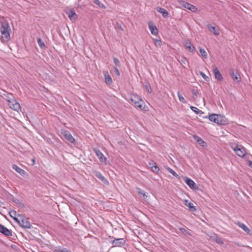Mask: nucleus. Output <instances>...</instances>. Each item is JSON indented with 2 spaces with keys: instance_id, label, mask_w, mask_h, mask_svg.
<instances>
[{
  "instance_id": "nucleus-1",
  "label": "nucleus",
  "mask_w": 252,
  "mask_h": 252,
  "mask_svg": "<svg viewBox=\"0 0 252 252\" xmlns=\"http://www.w3.org/2000/svg\"><path fill=\"white\" fill-rule=\"evenodd\" d=\"M0 32L2 38H5L7 40L9 39L10 32L11 29L7 22H3L1 25Z\"/></svg>"
},
{
  "instance_id": "nucleus-2",
  "label": "nucleus",
  "mask_w": 252,
  "mask_h": 252,
  "mask_svg": "<svg viewBox=\"0 0 252 252\" xmlns=\"http://www.w3.org/2000/svg\"><path fill=\"white\" fill-rule=\"evenodd\" d=\"M231 147L235 152L236 154L240 157H243L246 154V151L245 148L241 145L232 144L231 145Z\"/></svg>"
},
{
  "instance_id": "nucleus-3",
  "label": "nucleus",
  "mask_w": 252,
  "mask_h": 252,
  "mask_svg": "<svg viewBox=\"0 0 252 252\" xmlns=\"http://www.w3.org/2000/svg\"><path fill=\"white\" fill-rule=\"evenodd\" d=\"M20 217L19 222H17L21 226L24 228L29 229L31 227V224L28 219L22 214H18Z\"/></svg>"
},
{
  "instance_id": "nucleus-4",
  "label": "nucleus",
  "mask_w": 252,
  "mask_h": 252,
  "mask_svg": "<svg viewBox=\"0 0 252 252\" xmlns=\"http://www.w3.org/2000/svg\"><path fill=\"white\" fill-rule=\"evenodd\" d=\"M209 119L210 121L213 122L217 124L223 125L224 122L222 120V117L220 115L213 114L209 116Z\"/></svg>"
},
{
  "instance_id": "nucleus-5",
  "label": "nucleus",
  "mask_w": 252,
  "mask_h": 252,
  "mask_svg": "<svg viewBox=\"0 0 252 252\" xmlns=\"http://www.w3.org/2000/svg\"><path fill=\"white\" fill-rule=\"evenodd\" d=\"M8 105L11 109L17 112L21 110L20 105L15 99L8 100Z\"/></svg>"
},
{
  "instance_id": "nucleus-6",
  "label": "nucleus",
  "mask_w": 252,
  "mask_h": 252,
  "mask_svg": "<svg viewBox=\"0 0 252 252\" xmlns=\"http://www.w3.org/2000/svg\"><path fill=\"white\" fill-rule=\"evenodd\" d=\"M178 2L181 6L187 8L192 12H195L197 10V8L195 6L185 1L178 0Z\"/></svg>"
},
{
  "instance_id": "nucleus-7",
  "label": "nucleus",
  "mask_w": 252,
  "mask_h": 252,
  "mask_svg": "<svg viewBox=\"0 0 252 252\" xmlns=\"http://www.w3.org/2000/svg\"><path fill=\"white\" fill-rule=\"evenodd\" d=\"M229 74L233 80L237 82L241 81V77L240 75L237 71H235L234 69L231 68L229 70Z\"/></svg>"
},
{
  "instance_id": "nucleus-8",
  "label": "nucleus",
  "mask_w": 252,
  "mask_h": 252,
  "mask_svg": "<svg viewBox=\"0 0 252 252\" xmlns=\"http://www.w3.org/2000/svg\"><path fill=\"white\" fill-rule=\"evenodd\" d=\"M0 232L6 237H9L12 236V232L7 229L4 225L0 223Z\"/></svg>"
},
{
  "instance_id": "nucleus-9",
  "label": "nucleus",
  "mask_w": 252,
  "mask_h": 252,
  "mask_svg": "<svg viewBox=\"0 0 252 252\" xmlns=\"http://www.w3.org/2000/svg\"><path fill=\"white\" fill-rule=\"evenodd\" d=\"M93 173L94 175L98 179H99L105 185H108L109 182L100 172L95 170L93 171Z\"/></svg>"
},
{
  "instance_id": "nucleus-10",
  "label": "nucleus",
  "mask_w": 252,
  "mask_h": 252,
  "mask_svg": "<svg viewBox=\"0 0 252 252\" xmlns=\"http://www.w3.org/2000/svg\"><path fill=\"white\" fill-rule=\"evenodd\" d=\"M63 136L70 142L73 143L75 141L74 138L73 137L71 133L67 130H64L62 132Z\"/></svg>"
},
{
  "instance_id": "nucleus-11",
  "label": "nucleus",
  "mask_w": 252,
  "mask_h": 252,
  "mask_svg": "<svg viewBox=\"0 0 252 252\" xmlns=\"http://www.w3.org/2000/svg\"><path fill=\"white\" fill-rule=\"evenodd\" d=\"M66 14L71 21H75L78 18V16L76 14L74 9H69L66 11Z\"/></svg>"
},
{
  "instance_id": "nucleus-12",
  "label": "nucleus",
  "mask_w": 252,
  "mask_h": 252,
  "mask_svg": "<svg viewBox=\"0 0 252 252\" xmlns=\"http://www.w3.org/2000/svg\"><path fill=\"white\" fill-rule=\"evenodd\" d=\"M184 181L191 189H198L197 185L190 178L186 177Z\"/></svg>"
},
{
  "instance_id": "nucleus-13",
  "label": "nucleus",
  "mask_w": 252,
  "mask_h": 252,
  "mask_svg": "<svg viewBox=\"0 0 252 252\" xmlns=\"http://www.w3.org/2000/svg\"><path fill=\"white\" fill-rule=\"evenodd\" d=\"M213 72L214 74L215 78L218 81H222L223 79L222 76L221 74L220 73L218 68L216 66H214L213 68Z\"/></svg>"
},
{
  "instance_id": "nucleus-14",
  "label": "nucleus",
  "mask_w": 252,
  "mask_h": 252,
  "mask_svg": "<svg viewBox=\"0 0 252 252\" xmlns=\"http://www.w3.org/2000/svg\"><path fill=\"white\" fill-rule=\"evenodd\" d=\"M126 241L123 238L115 239L112 241L113 247H121L123 246Z\"/></svg>"
},
{
  "instance_id": "nucleus-15",
  "label": "nucleus",
  "mask_w": 252,
  "mask_h": 252,
  "mask_svg": "<svg viewBox=\"0 0 252 252\" xmlns=\"http://www.w3.org/2000/svg\"><path fill=\"white\" fill-rule=\"evenodd\" d=\"M94 152L101 162H105L106 158L102 153L98 149H94Z\"/></svg>"
},
{
  "instance_id": "nucleus-16",
  "label": "nucleus",
  "mask_w": 252,
  "mask_h": 252,
  "mask_svg": "<svg viewBox=\"0 0 252 252\" xmlns=\"http://www.w3.org/2000/svg\"><path fill=\"white\" fill-rule=\"evenodd\" d=\"M235 223L240 228H241L246 233L248 234H250L251 231L244 223L238 221H236Z\"/></svg>"
},
{
  "instance_id": "nucleus-17",
  "label": "nucleus",
  "mask_w": 252,
  "mask_h": 252,
  "mask_svg": "<svg viewBox=\"0 0 252 252\" xmlns=\"http://www.w3.org/2000/svg\"><path fill=\"white\" fill-rule=\"evenodd\" d=\"M156 10L158 12L161 13L164 18H167L169 17V13L165 9L158 7L156 8Z\"/></svg>"
},
{
  "instance_id": "nucleus-18",
  "label": "nucleus",
  "mask_w": 252,
  "mask_h": 252,
  "mask_svg": "<svg viewBox=\"0 0 252 252\" xmlns=\"http://www.w3.org/2000/svg\"><path fill=\"white\" fill-rule=\"evenodd\" d=\"M185 46L189 52H193L195 50V47L189 40L185 42Z\"/></svg>"
},
{
  "instance_id": "nucleus-19",
  "label": "nucleus",
  "mask_w": 252,
  "mask_h": 252,
  "mask_svg": "<svg viewBox=\"0 0 252 252\" xmlns=\"http://www.w3.org/2000/svg\"><path fill=\"white\" fill-rule=\"evenodd\" d=\"M149 28L152 34L154 35H157L158 34V29L153 24L149 23Z\"/></svg>"
},
{
  "instance_id": "nucleus-20",
  "label": "nucleus",
  "mask_w": 252,
  "mask_h": 252,
  "mask_svg": "<svg viewBox=\"0 0 252 252\" xmlns=\"http://www.w3.org/2000/svg\"><path fill=\"white\" fill-rule=\"evenodd\" d=\"M207 27L209 31L213 33L215 35H218L220 34L219 30L217 29L215 27L212 26L210 24H208Z\"/></svg>"
},
{
  "instance_id": "nucleus-21",
  "label": "nucleus",
  "mask_w": 252,
  "mask_h": 252,
  "mask_svg": "<svg viewBox=\"0 0 252 252\" xmlns=\"http://www.w3.org/2000/svg\"><path fill=\"white\" fill-rule=\"evenodd\" d=\"M149 165H150L152 171L156 174H158L159 171V168L157 166V164L153 162V163H150Z\"/></svg>"
},
{
  "instance_id": "nucleus-22",
  "label": "nucleus",
  "mask_w": 252,
  "mask_h": 252,
  "mask_svg": "<svg viewBox=\"0 0 252 252\" xmlns=\"http://www.w3.org/2000/svg\"><path fill=\"white\" fill-rule=\"evenodd\" d=\"M12 168L13 169L15 170L17 173H19L22 176H24L25 174H26V172H25V170L20 168L16 164H13L12 165Z\"/></svg>"
},
{
  "instance_id": "nucleus-23",
  "label": "nucleus",
  "mask_w": 252,
  "mask_h": 252,
  "mask_svg": "<svg viewBox=\"0 0 252 252\" xmlns=\"http://www.w3.org/2000/svg\"><path fill=\"white\" fill-rule=\"evenodd\" d=\"M184 204L186 206H188L189 209L192 211L194 212L196 211L195 207L193 205V204L191 202H189L188 200H185L184 201Z\"/></svg>"
},
{
  "instance_id": "nucleus-24",
  "label": "nucleus",
  "mask_w": 252,
  "mask_h": 252,
  "mask_svg": "<svg viewBox=\"0 0 252 252\" xmlns=\"http://www.w3.org/2000/svg\"><path fill=\"white\" fill-rule=\"evenodd\" d=\"M105 81L107 84H111L112 83V79L107 72L104 73Z\"/></svg>"
},
{
  "instance_id": "nucleus-25",
  "label": "nucleus",
  "mask_w": 252,
  "mask_h": 252,
  "mask_svg": "<svg viewBox=\"0 0 252 252\" xmlns=\"http://www.w3.org/2000/svg\"><path fill=\"white\" fill-rule=\"evenodd\" d=\"M10 216L13 218V219L17 222H19V219H18L16 216H17V213L14 210H11L9 212Z\"/></svg>"
},
{
  "instance_id": "nucleus-26",
  "label": "nucleus",
  "mask_w": 252,
  "mask_h": 252,
  "mask_svg": "<svg viewBox=\"0 0 252 252\" xmlns=\"http://www.w3.org/2000/svg\"><path fill=\"white\" fill-rule=\"evenodd\" d=\"M141 99L140 97L137 94H133L130 97V100L133 104Z\"/></svg>"
},
{
  "instance_id": "nucleus-27",
  "label": "nucleus",
  "mask_w": 252,
  "mask_h": 252,
  "mask_svg": "<svg viewBox=\"0 0 252 252\" xmlns=\"http://www.w3.org/2000/svg\"><path fill=\"white\" fill-rule=\"evenodd\" d=\"M194 139L197 142V143L202 147H204L206 145V142L203 141L200 137L198 136H195Z\"/></svg>"
},
{
  "instance_id": "nucleus-28",
  "label": "nucleus",
  "mask_w": 252,
  "mask_h": 252,
  "mask_svg": "<svg viewBox=\"0 0 252 252\" xmlns=\"http://www.w3.org/2000/svg\"><path fill=\"white\" fill-rule=\"evenodd\" d=\"M37 43L41 49H45L46 48V46L44 43V41L40 38H37Z\"/></svg>"
},
{
  "instance_id": "nucleus-29",
  "label": "nucleus",
  "mask_w": 252,
  "mask_h": 252,
  "mask_svg": "<svg viewBox=\"0 0 252 252\" xmlns=\"http://www.w3.org/2000/svg\"><path fill=\"white\" fill-rule=\"evenodd\" d=\"M167 170L172 175H173L174 176H175L177 178H179V176L175 172L174 170H173L172 169H171L169 167H166Z\"/></svg>"
},
{
  "instance_id": "nucleus-30",
  "label": "nucleus",
  "mask_w": 252,
  "mask_h": 252,
  "mask_svg": "<svg viewBox=\"0 0 252 252\" xmlns=\"http://www.w3.org/2000/svg\"><path fill=\"white\" fill-rule=\"evenodd\" d=\"M143 101L141 99L139 101L134 103V104L135 107H138L140 109H143L144 108L143 106Z\"/></svg>"
},
{
  "instance_id": "nucleus-31",
  "label": "nucleus",
  "mask_w": 252,
  "mask_h": 252,
  "mask_svg": "<svg viewBox=\"0 0 252 252\" xmlns=\"http://www.w3.org/2000/svg\"><path fill=\"white\" fill-rule=\"evenodd\" d=\"M190 109L192 111H193L194 112H195L196 114H202L203 113L202 112L198 109L197 107H194V106H190Z\"/></svg>"
},
{
  "instance_id": "nucleus-32",
  "label": "nucleus",
  "mask_w": 252,
  "mask_h": 252,
  "mask_svg": "<svg viewBox=\"0 0 252 252\" xmlns=\"http://www.w3.org/2000/svg\"><path fill=\"white\" fill-rule=\"evenodd\" d=\"M199 52L203 57L205 58L207 57V53L204 49L199 48Z\"/></svg>"
},
{
  "instance_id": "nucleus-33",
  "label": "nucleus",
  "mask_w": 252,
  "mask_h": 252,
  "mask_svg": "<svg viewBox=\"0 0 252 252\" xmlns=\"http://www.w3.org/2000/svg\"><path fill=\"white\" fill-rule=\"evenodd\" d=\"M180 231L184 234L190 235V233L185 228L183 227L179 228Z\"/></svg>"
},
{
  "instance_id": "nucleus-34",
  "label": "nucleus",
  "mask_w": 252,
  "mask_h": 252,
  "mask_svg": "<svg viewBox=\"0 0 252 252\" xmlns=\"http://www.w3.org/2000/svg\"><path fill=\"white\" fill-rule=\"evenodd\" d=\"M178 98H179V100L184 103H186V100L184 98V97L182 96V95L179 92H178Z\"/></svg>"
},
{
  "instance_id": "nucleus-35",
  "label": "nucleus",
  "mask_w": 252,
  "mask_h": 252,
  "mask_svg": "<svg viewBox=\"0 0 252 252\" xmlns=\"http://www.w3.org/2000/svg\"><path fill=\"white\" fill-rule=\"evenodd\" d=\"M113 60L116 66L120 67L121 66V63L119 60L116 58H113Z\"/></svg>"
},
{
  "instance_id": "nucleus-36",
  "label": "nucleus",
  "mask_w": 252,
  "mask_h": 252,
  "mask_svg": "<svg viewBox=\"0 0 252 252\" xmlns=\"http://www.w3.org/2000/svg\"><path fill=\"white\" fill-rule=\"evenodd\" d=\"M93 2L100 7H104V5L99 0H93Z\"/></svg>"
},
{
  "instance_id": "nucleus-37",
  "label": "nucleus",
  "mask_w": 252,
  "mask_h": 252,
  "mask_svg": "<svg viewBox=\"0 0 252 252\" xmlns=\"http://www.w3.org/2000/svg\"><path fill=\"white\" fill-rule=\"evenodd\" d=\"M200 74L205 80H206V81L209 80V77L207 76H206V74L204 72H203L202 71H200Z\"/></svg>"
},
{
  "instance_id": "nucleus-38",
  "label": "nucleus",
  "mask_w": 252,
  "mask_h": 252,
  "mask_svg": "<svg viewBox=\"0 0 252 252\" xmlns=\"http://www.w3.org/2000/svg\"><path fill=\"white\" fill-rule=\"evenodd\" d=\"M13 202H14L16 204H18L20 206H22V207L24 206L23 204L22 203H21L20 202L19 200L17 198H14V199H13Z\"/></svg>"
},
{
  "instance_id": "nucleus-39",
  "label": "nucleus",
  "mask_w": 252,
  "mask_h": 252,
  "mask_svg": "<svg viewBox=\"0 0 252 252\" xmlns=\"http://www.w3.org/2000/svg\"><path fill=\"white\" fill-rule=\"evenodd\" d=\"M155 44L156 46H161V41L160 40H159V39H155Z\"/></svg>"
},
{
  "instance_id": "nucleus-40",
  "label": "nucleus",
  "mask_w": 252,
  "mask_h": 252,
  "mask_svg": "<svg viewBox=\"0 0 252 252\" xmlns=\"http://www.w3.org/2000/svg\"><path fill=\"white\" fill-rule=\"evenodd\" d=\"M216 242L219 244H223V243L221 239L218 237H217L216 239Z\"/></svg>"
},
{
  "instance_id": "nucleus-41",
  "label": "nucleus",
  "mask_w": 252,
  "mask_h": 252,
  "mask_svg": "<svg viewBox=\"0 0 252 252\" xmlns=\"http://www.w3.org/2000/svg\"><path fill=\"white\" fill-rule=\"evenodd\" d=\"M145 88L146 89V90L147 91V92L149 93H151L152 92V89H151V88L150 87V86L149 85H146L145 86Z\"/></svg>"
},
{
  "instance_id": "nucleus-42",
  "label": "nucleus",
  "mask_w": 252,
  "mask_h": 252,
  "mask_svg": "<svg viewBox=\"0 0 252 252\" xmlns=\"http://www.w3.org/2000/svg\"><path fill=\"white\" fill-rule=\"evenodd\" d=\"M59 252H71L70 250H69L66 248H63L62 249L59 250Z\"/></svg>"
},
{
  "instance_id": "nucleus-43",
  "label": "nucleus",
  "mask_w": 252,
  "mask_h": 252,
  "mask_svg": "<svg viewBox=\"0 0 252 252\" xmlns=\"http://www.w3.org/2000/svg\"><path fill=\"white\" fill-rule=\"evenodd\" d=\"M139 189V191H138V193L140 194H142L143 197L145 198V197H147V196L145 194V193L144 192V191L142 190L141 189Z\"/></svg>"
},
{
  "instance_id": "nucleus-44",
  "label": "nucleus",
  "mask_w": 252,
  "mask_h": 252,
  "mask_svg": "<svg viewBox=\"0 0 252 252\" xmlns=\"http://www.w3.org/2000/svg\"><path fill=\"white\" fill-rule=\"evenodd\" d=\"M114 71L115 72V73L118 76H120V72L119 70V69L117 68V67H114Z\"/></svg>"
},
{
  "instance_id": "nucleus-45",
  "label": "nucleus",
  "mask_w": 252,
  "mask_h": 252,
  "mask_svg": "<svg viewBox=\"0 0 252 252\" xmlns=\"http://www.w3.org/2000/svg\"><path fill=\"white\" fill-rule=\"evenodd\" d=\"M187 62V58H186L185 57H182V59H181V62L184 63V64H186V62Z\"/></svg>"
},
{
  "instance_id": "nucleus-46",
  "label": "nucleus",
  "mask_w": 252,
  "mask_h": 252,
  "mask_svg": "<svg viewBox=\"0 0 252 252\" xmlns=\"http://www.w3.org/2000/svg\"><path fill=\"white\" fill-rule=\"evenodd\" d=\"M192 94H193V95L197 96V95L198 94V92H197V91H195L194 90H192Z\"/></svg>"
},
{
  "instance_id": "nucleus-47",
  "label": "nucleus",
  "mask_w": 252,
  "mask_h": 252,
  "mask_svg": "<svg viewBox=\"0 0 252 252\" xmlns=\"http://www.w3.org/2000/svg\"><path fill=\"white\" fill-rule=\"evenodd\" d=\"M117 28L122 31H123V29L122 28V26L120 25H118Z\"/></svg>"
},
{
  "instance_id": "nucleus-48",
  "label": "nucleus",
  "mask_w": 252,
  "mask_h": 252,
  "mask_svg": "<svg viewBox=\"0 0 252 252\" xmlns=\"http://www.w3.org/2000/svg\"><path fill=\"white\" fill-rule=\"evenodd\" d=\"M249 165L252 168V161H249Z\"/></svg>"
}]
</instances>
